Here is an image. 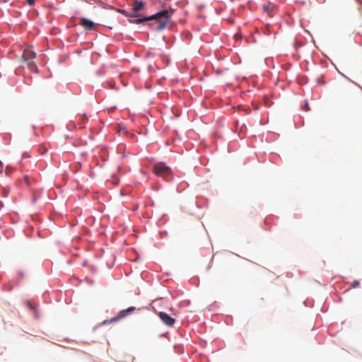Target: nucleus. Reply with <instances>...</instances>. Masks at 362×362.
I'll list each match as a JSON object with an SVG mask.
<instances>
[{
  "instance_id": "9b49d317",
  "label": "nucleus",
  "mask_w": 362,
  "mask_h": 362,
  "mask_svg": "<svg viewBox=\"0 0 362 362\" xmlns=\"http://www.w3.org/2000/svg\"><path fill=\"white\" fill-rule=\"evenodd\" d=\"M358 2V5L362 7V1L361 0H356Z\"/></svg>"
},
{
  "instance_id": "1a4fd4ad",
  "label": "nucleus",
  "mask_w": 362,
  "mask_h": 362,
  "mask_svg": "<svg viewBox=\"0 0 362 362\" xmlns=\"http://www.w3.org/2000/svg\"><path fill=\"white\" fill-rule=\"evenodd\" d=\"M26 2L30 6H33V5H34L35 0H26Z\"/></svg>"
},
{
  "instance_id": "20e7f679",
  "label": "nucleus",
  "mask_w": 362,
  "mask_h": 362,
  "mask_svg": "<svg viewBox=\"0 0 362 362\" xmlns=\"http://www.w3.org/2000/svg\"><path fill=\"white\" fill-rule=\"evenodd\" d=\"M146 6V4L144 2L140 0H134L132 4V11L130 14H127V17H139V15L138 13L141 11H142Z\"/></svg>"
},
{
  "instance_id": "f257e3e1",
  "label": "nucleus",
  "mask_w": 362,
  "mask_h": 362,
  "mask_svg": "<svg viewBox=\"0 0 362 362\" xmlns=\"http://www.w3.org/2000/svg\"><path fill=\"white\" fill-rule=\"evenodd\" d=\"M160 18H162L163 20L160 22H159V23L157 25L156 30H161L166 27V25L170 21V16L168 10H163L148 17L138 18L134 21V23L136 24H140L145 21L151 20H158Z\"/></svg>"
},
{
  "instance_id": "423d86ee",
  "label": "nucleus",
  "mask_w": 362,
  "mask_h": 362,
  "mask_svg": "<svg viewBox=\"0 0 362 362\" xmlns=\"http://www.w3.org/2000/svg\"><path fill=\"white\" fill-rule=\"evenodd\" d=\"M158 316L161 321L168 327H173L175 324V320L165 312H160Z\"/></svg>"
},
{
  "instance_id": "4468645a",
  "label": "nucleus",
  "mask_w": 362,
  "mask_h": 362,
  "mask_svg": "<svg viewBox=\"0 0 362 362\" xmlns=\"http://www.w3.org/2000/svg\"><path fill=\"white\" fill-rule=\"evenodd\" d=\"M24 179H25V181L27 182V185H28V177L27 176H25V177H24Z\"/></svg>"
},
{
  "instance_id": "f03ea898",
  "label": "nucleus",
  "mask_w": 362,
  "mask_h": 362,
  "mask_svg": "<svg viewBox=\"0 0 362 362\" xmlns=\"http://www.w3.org/2000/svg\"><path fill=\"white\" fill-rule=\"evenodd\" d=\"M35 57L36 54L32 49H25L22 54V60L31 71L37 73V66L34 62Z\"/></svg>"
},
{
  "instance_id": "39448f33",
  "label": "nucleus",
  "mask_w": 362,
  "mask_h": 362,
  "mask_svg": "<svg viewBox=\"0 0 362 362\" xmlns=\"http://www.w3.org/2000/svg\"><path fill=\"white\" fill-rule=\"evenodd\" d=\"M135 310H136L135 307L131 306V307L128 308L127 309L122 310L119 311L115 317H112L109 320V323L115 322L118 320H120L126 317L127 315L132 313Z\"/></svg>"
},
{
  "instance_id": "0eeeda50",
  "label": "nucleus",
  "mask_w": 362,
  "mask_h": 362,
  "mask_svg": "<svg viewBox=\"0 0 362 362\" xmlns=\"http://www.w3.org/2000/svg\"><path fill=\"white\" fill-rule=\"evenodd\" d=\"M81 25H82L83 28L88 29V30H93L94 28V23L91 21L86 19V18H81Z\"/></svg>"
},
{
  "instance_id": "f8f14e48",
  "label": "nucleus",
  "mask_w": 362,
  "mask_h": 362,
  "mask_svg": "<svg viewBox=\"0 0 362 362\" xmlns=\"http://www.w3.org/2000/svg\"><path fill=\"white\" fill-rule=\"evenodd\" d=\"M264 10L265 11H269V7H267V6H264Z\"/></svg>"
},
{
  "instance_id": "6e6552de",
  "label": "nucleus",
  "mask_w": 362,
  "mask_h": 362,
  "mask_svg": "<svg viewBox=\"0 0 362 362\" xmlns=\"http://www.w3.org/2000/svg\"><path fill=\"white\" fill-rule=\"evenodd\" d=\"M359 285H360V283L358 281H354L351 284L352 288H354L358 287Z\"/></svg>"
},
{
  "instance_id": "7ed1b4c3",
  "label": "nucleus",
  "mask_w": 362,
  "mask_h": 362,
  "mask_svg": "<svg viewBox=\"0 0 362 362\" xmlns=\"http://www.w3.org/2000/svg\"><path fill=\"white\" fill-rule=\"evenodd\" d=\"M153 172L155 175L162 177L165 180H169L171 177V169L163 163H159L153 166Z\"/></svg>"
},
{
  "instance_id": "2eb2a0df",
  "label": "nucleus",
  "mask_w": 362,
  "mask_h": 362,
  "mask_svg": "<svg viewBox=\"0 0 362 362\" xmlns=\"http://www.w3.org/2000/svg\"><path fill=\"white\" fill-rule=\"evenodd\" d=\"M1 165H2V163H1V161L0 160V166H1Z\"/></svg>"
},
{
  "instance_id": "ddd939ff",
  "label": "nucleus",
  "mask_w": 362,
  "mask_h": 362,
  "mask_svg": "<svg viewBox=\"0 0 362 362\" xmlns=\"http://www.w3.org/2000/svg\"><path fill=\"white\" fill-rule=\"evenodd\" d=\"M28 305L30 309H34V307L31 305V303L30 302H28Z\"/></svg>"
},
{
  "instance_id": "9d476101",
  "label": "nucleus",
  "mask_w": 362,
  "mask_h": 362,
  "mask_svg": "<svg viewBox=\"0 0 362 362\" xmlns=\"http://www.w3.org/2000/svg\"><path fill=\"white\" fill-rule=\"evenodd\" d=\"M120 13H122V14L125 15L126 16H127V14H130V13H128L127 11H126L124 10H121Z\"/></svg>"
}]
</instances>
